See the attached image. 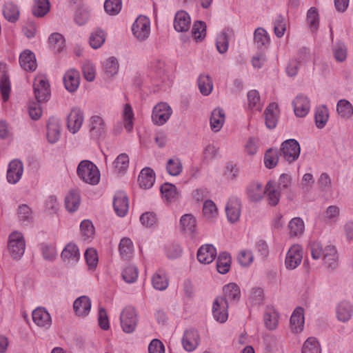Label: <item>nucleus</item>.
<instances>
[{
    "instance_id": "obj_1",
    "label": "nucleus",
    "mask_w": 353,
    "mask_h": 353,
    "mask_svg": "<svg viewBox=\"0 0 353 353\" xmlns=\"http://www.w3.org/2000/svg\"><path fill=\"white\" fill-rule=\"evenodd\" d=\"M310 250L313 259H322L327 268L334 270L338 265V254L334 246H323L319 242H312L310 245Z\"/></svg>"
},
{
    "instance_id": "obj_2",
    "label": "nucleus",
    "mask_w": 353,
    "mask_h": 353,
    "mask_svg": "<svg viewBox=\"0 0 353 353\" xmlns=\"http://www.w3.org/2000/svg\"><path fill=\"white\" fill-rule=\"evenodd\" d=\"M77 173L79 179L85 183L95 185L100 181V171L90 161H81L77 166Z\"/></svg>"
},
{
    "instance_id": "obj_3",
    "label": "nucleus",
    "mask_w": 353,
    "mask_h": 353,
    "mask_svg": "<svg viewBox=\"0 0 353 353\" xmlns=\"http://www.w3.org/2000/svg\"><path fill=\"white\" fill-rule=\"evenodd\" d=\"M138 321V315L133 307L127 306L122 310L120 315V323L124 332L132 333L137 326Z\"/></svg>"
},
{
    "instance_id": "obj_4",
    "label": "nucleus",
    "mask_w": 353,
    "mask_h": 353,
    "mask_svg": "<svg viewBox=\"0 0 353 353\" xmlns=\"http://www.w3.org/2000/svg\"><path fill=\"white\" fill-rule=\"evenodd\" d=\"M8 247L12 259L15 260L20 259L26 250V243L22 234L18 232L11 233L9 236Z\"/></svg>"
},
{
    "instance_id": "obj_5",
    "label": "nucleus",
    "mask_w": 353,
    "mask_h": 353,
    "mask_svg": "<svg viewBox=\"0 0 353 353\" xmlns=\"http://www.w3.org/2000/svg\"><path fill=\"white\" fill-rule=\"evenodd\" d=\"M133 35L139 41H144L150 34V21L145 16L140 15L132 26Z\"/></svg>"
},
{
    "instance_id": "obj_6",
    "label": "nucleus",
    "mask_w": 353,
    "mask_h": 353,
    "mask_svg": "<svg viewBox=\"0 0 353 353\" xmlns=\"http://www.w3.org/2000/svg\"><path fill=\"white\" fill-rule=\"evenodd\" d=\"M35 98L38 102L48 101L50 96L49 82L44 75H38L35 77L33 84Z\"/></svg>"
},
{
    "instance_id": "obj_7",
    "label": "nucleus",
    "mask_w": 353,
    "mask_h": 353,
    "mask_svg": "<svg viewBox=\"0 0 353 353\" xmlns=\"http://www.w3.org/2000/svg\"><path fill=\"white\" fill-rule=\"evenodd\" d=\"M172 114V110L167 103H159L152 110V122L157 125H163L170 119Z\"/></svg>"
},
{
    "instance_id": "obj_8",
    "label": "nucleus",
    "mask_w": 353,
    "mask_h": 353,
    "mask_svg": "<svg viewBox=\"0 0 353 353\" xmlns=\"http://www.w3.org/2000/svg\"><path fill=\"white\" fill-rule=\"evenodd\" d=\"M88 130L91 139L97 140L103 137L107 130L104 119L99 115L92 116L88 121Z\"/></svg>"
},
{
    "instance_id": "obj_9",
    "label": "nucleus",
    "mask_w": 353,
    "mask_h": 353,
    "mask_svg": "<svg viewBox=\"0 0 353 353\" xmlns=\"http://www.w3.org/2000/svg\"><path fill=\"white\" fill-rule=\"evenodd\" d=\"M281 150L283 158L289 163L296 161L299 158L301 152L299 142L294 139L283 141Z\"/></svg>"
},
{
    "instance_id": "obj_10",
    "label": "nucleus",
    "mask_w": 353,
    "mask_h": 353,
    "mask_svg": "<svg viewBox=\"0 0 353 353\" xmlns=\"http://www.w3.org/2000/svg\"><path fill=\"white\" fill-rule=\"evenodd\" d=\"M212 311L217 322L225 323L228 319V302L221 296L216 297L213 302Z\"/></svg>"
},
{
    "instance_id": "obj_11",
    "label": "nucleus",
    "mask_w": 353,
    "mask_h": 353,
    "mask_svg": "<svg viewBox=\"0 0 353 353\" xmlns=\"http://www.w3.org/2000/svg\"><path fill=\"white\" fill-rule=\"evenodd\" d=\"M303 250L301 245L294 244L288 250L285 259V266L288 270H294L301 263Z\"/></svg>"
},
{
    "instance_id": "obj_12",
    "label": "nucleus",
    "mask_w": 353,
    "mask_h": 353,
    "mask_svg": "<svg viewBox=\"0 0 353 353\" xmlns=\"http://www.w3.org/2000/svg\"><path fill=\"white\" fill-rule=\"evenodd\" d=\"M225 213L229 222L234 223L239 220L241 214V204L236 197H230L225 205Z\"/></svg>"
},
{
    "instance_id": "obj_13",
    "label": "nucleus",
    "mask_w": 353,
    "mask_h": 353,
    "mask_svg": "<svg viewBox=\"0 0 353 353\" xmlns=\"http://www.w3.org/2000/svg\"><path fill=\"white\" fill-rule=\"evenodd\" d=\"M304 325V310L301 307H297L293 311L290 319V330L294 334H299L303 330Z\"/></svg>"
},
{
    "instance_id": "obj_14",
    "label": "nucleus",
    "mask_w": 353,
    "mask_h": 353,
    "mask_svg": "<svg viewBox=\"0 0 353 353\" xmlns=\"http://www.w3.org/2000/svg\"><path fill=\"white\" fill-rule=\"evenodd\" d=\"M84 116L83 111L79 108L72 109L68 117L67 125L69 131L73 134L77 132L82 126Z\"/></svg>"
},
{
    "instance_id": "obj_15",
    "label": "nucleus",
    "mask_w": 353,
    "mask_h": 353,
    "mask_svg": "<svg viewBox=\"0 0 353 353\" xmlns=\"http://www.w3.org/2000/svg\"><path fill=\"white\" fill-rule=\"evenodd\" d=\"M292 106L296 117H304L310 112V101L307 96L301 94L292 101Z\"/></svg>"
},
{
    "instance_id": "obj_16",
    "label": "nucleus",
    "mask_w": 353,
    "mask_h": 353,
    "mask_svg": "<svg viewBox=\"0 0 353 353\" xmlns=\"http://www.w3.org/2000/svg\"><path fill=\"white\" fill-rule=\"evenodd\" d=\"M65 88L69 92H74L80 85V74L78 70L71 68L68 70L63 77Z\"/></svg>"
},
{
    "instance_id": "obj_17",
    "label": "nucleus",
    "mask_w": 353,
    "mask_h": 353,
    "mask_svg": "<svg viewBox=\"0 0 353 353\" xmlns=\"http://www.w3.org/2000/svg\"><path fill=\"white\" fill-rule=\"evenodd\" d=\"M113 206L117 214L121 217L125 216L129 209L128 198L123 191L117 192L113 200Z\"/></svg>"
},
{
    "instance_id": "obj_18",
    "label": "nucleus",
    "mask_w": 353,
    "mask_h": 353,
    "mask_svg": "<svg viewBox=\"0 0 353 353\" xmlns=\"http://www.w3.org/2000/svg\"><path fill=\"white\" fill-rule=\"evenodd\" d=\"M353 316V305L347 301L339 302L336 307V317L341 323H347Z\"/></svg>"
},
{
    "instance_id": "obj_19",
    "label": "nucleus",
    "mask_w": 353,
    "mask_h": 353,
    "mask_svg": "<svg viewBox=\"0 0 353 353\" xmlns=\"http://www.w3.org/2000/svg\"><path fill=\"white\" fill-rule=\"evenodd\" d=\"M33 322L39 327L48 329L52 324V319L48 312L43 307H37L33 310Z\"/></svg>"
},
{
    "instance_id": "obj_20",
    "label": "nucleus",
    "mask_w": 353,
    "mask_h": 353,
    "mask_svg": "<svg viewBox=\"0 0 353 353\" xmlns=\"http://www.w3.org/2000/svg\"><path fill=\"white\" fill-rule=\"evenodd\" d=\"M200 336L196 330H188L184 332L182 345L187 352L194 351L199 344Z\"/></svg>"
},
{
    "instance_id": "obj_21",
    "label": "nucleus",
    "mask_w": 353,
    "mask_h": 353,
    "mask_svg": "<svg viewBox=\"0 0 353 353\" xmlns=\"http://www.w3.org/2000/svg\"><path fill=\"white\" fill-rule=\"evenodd\" d=\"M23 172V163L18 160L12 161L7 171V179L10 183L15 184L21 178Z\"/></svg>"
},
{
    "instance_id": "obj_22",
    "label": "nucleus",
    "mask_w": 353,
    "mask_h": 353,
    "mask_svg": "<svg viewBox=\"0 0 353 353\" xmlns=\"http://www.w3.org/2000/svg\"><path fill=\"white\" fill-rule=\"evenodd\" d=\"M191 26V19L188 12L183 10L178 11L174 19V30L179 32H187Z\"/></svg>"
},
{
    "instance_id": "obj_23",
    "label": "nucleus",
    "mask_w": 353,
    "mask_h": 353,
    "mask_svg": "<svg viewBox=\"0 0 353 353\" xmlns=\"http://www.w3.org/2000/svg\"><path fill=\"white\" fill-rule=\"evenodd\" d=\"M216 256V250L211 244L202 245L197 252V259L199 262L205 264L212 263Z\"/></svg>"
},
{
    "instance_id": "obj_24",
    "label": "nucleus",
    "mask_w": 353,
    "mask_h": 353,
    "mask_svg": "<svg viewBox=\"0 0 353 353\" xmlns=\"http://www.w3.org/2000/svg\"><path fill=\"white\" fill-rule=\"evenodd\" d=\"M73 308L78 316H86L90 313L91 309L90 298L86 296H81L77 298L74 302Z\"/></svg>"
},
{
    "instance_id": "obj_25",
    "label": "nucleus",
    "mask_w": 353,
    "mask_h": 353,
    "mask_svg": "<svg viewBox=\"0 0 353 353\" xmlns=\"http://www.w3.org/2000/svg\"><path fill=\"white\" fill-rule=\"evenodd\" d=\"M225 120V112L220 108L214 109L210 118V128L212 131L217 132L222 128Z\"/></svg>"
},
{
    "instance_id": "obj_26",
    "label": "nucleus",
    "mask_w": 353,
    "mask_h": 353,
    "mask_svg": "<svg viewBox=\"0 0 353 353\" xmlns=\"http://www.w3.org/2000/svg\"><path fill=\"white\" fill-rule=\"evenodd\" d=\"M279 110L277 104L270 103L265 109V121L266 127L269 129H273L276 126L279 117Z\"/></svg>"
},
{
    "instance_id": "obj_27",
    "label": "nucleus",
    "mask_w": 353,
    "mask_h": 353,
    "mask_svg": "<svg viewBox=\"0 0 353 353\" xmlns=\"http://www.w3.org/2000/svg\"><path fill=\"white\" fill-rule=\"evenodd\" d=\"M163 198L169 203L175 202L180 198L181 193L177 188L169 183H163L161 187Z\"/></svg>"
},
{
    "instance_id": "obj_28",
    "label": "nucleus",
    "mask_w": 353,
    "mask_h": 353,
    "mask_svg": "<svg viewBox=\"0 0 353 353\" xmlns=\"http://www.w3.org/2000/svg\"><path fill=\"white\" fill-rule=\"evenodd\" d=\"M61 123L54 118L50 119L47 126V138L50 143H54L60 138Z\"/></svg>"
},
{
    "instance_id": "obj_29",
    "label": "nucleus",
    "mask_w": 353,
    "mask_h": 353,
    "mask_svg": "<svg viewBox=\"0 0 353 353\" xmlns=\"http://www.w3.org/2000/svg\"><path fill=\"white\" fill-rule=\"evenodd\" d=\"M6 64L0 63V92L4 101L8 100L10 92V82L6 74Z\"/></svg>"
},
{
    "instance_id": "obj_30",
    "label": "nucleus",
    "mask_w": 353,
    "mask_h": 353,
    "mask_svg": "<svg viewBox=\"0 0 353 353\" xmlns=\"http://www.w3.org/2000/svg\"><path fill=\"white\" fill-rule=\"evenodd\" d=\"M19 63L26 71H34L37 68L35 55L29 50H24L19 57Z\"/></svg>"
},
{
    "instance_id": "obj_31",
    "label": "nucleus",
    "mask_w": 353,
    "mask_h": 353,
    "mask_svg": "<svg viewBox=\"0 0 353 353\" xmlns=\"http://www.w3.org/2000/svg\"><path fill=\"white\" fill-rule=\"evenodd\" d=\"M61 256L65 262L74 263L79 261L80 253L78 247L74 243H69L63 250Z\"/></svg>"
},
{
    "instance_id": "obj_32",
    "label": "nucleus",
    "mask_w": 353,
    "mask_h": 353,
    "mask_svg": "<svg viewBox=\"0 0 353 353\" xmlns=\"http://www.w3.org/2000/svg\"><path fill=\"white\" fill-rule=\"evenodd\" d=\"M223 299L228 302L238 301L241 296V290L239 285L234 283H230L223 288Z\"/></svg>"
},
{
    "instance_id": "obj_33",
    "label": "nucleus",
    "mask_w": 353,
    "mask_h": 353,
    "mask_svg": "<svg viewBox=\"0 0 353 353\" xmlns=\"http://www.w3.org/2000/svg\"><path fill=\"white\" fill-rule=\"evenodd\" d=\"M138 180L141 188L149 189L152 188L155 181L154 171L150 168H143L139 174Z\"/></svg>"
},
{
    "instance_id": "obj_34",
    "label": "nucleus",
    "mask_w": 353,
    "mask_h": 353,
    "mask_svg": "<svg viewBox=\"0 0 353 353\" xmlns=\"http://www.w3.org/2000/svg\"><path fill=\"white\" fill-rule=\"evenodd\" d=\"M81 203L79 191L72 190L65 198V205L68 211L73 212L77 210Z\"/></svg>"
},
{
    "instance_id": "obj_35",
    "label": "nucleus",
    "mask_w": 353,
    "mask_h": 353,
    "mask_svg": "<svg viewBox=\"0 0 353 353\" xmlns=\"http://www.w3.org/2000/svg\"><path fill=\"white\" fill-rule=\"evenodd\" d=\"M152 284L157 290H165L169 285V279L167 274L163 270H158L152 277Z\"/></svg>"
},
{
    "instance_id": "obj_36",
    "label": "nucleus",
    "mask_w": 353,
    "mask_h": 353,
    "mask_svg": "<svg viewBox=\"0 0 353 353\" xmlns=\"http://www.w3.org/2000/svg\"><path fill=\"white\" fill-rule=\"evenodd\" d=\"M119 69V63L117 59L114 57H110L105 59L103 63V71L108 78H112L115 76Z\"/></svg>"
},
{
    "instance_id": "obj_37",
    "label": "nucleus",
    "mask_w": 353,
    "mask_h": 353,
    "mask_svg": "<svg viewBox=\"0 0 353 353\" xmlns=\"http://www.w3.org/2000/svg\"><path fill=\"white\" fill-rule=\"evenodd\" d=\"M19 10L17 5L12 1L5 3L3 8L4 17L10 22L14 23L19 19Z\"/></svg>"
},
{
    "instance_id": "obj_38",
    "label": "nucleus",
    "mask_w": 353,
    "mask_h": 353,
    "mask_svg": "<svg viewBox=\"0 0 353 353\" xmlns=\"http://www.w3.org/2000/svg\"><path fill=\"white\" fill-rule=\"evenodd\" d=\"M289 235L292 237L301 236L305 230V224L300 217H294L288 224Z\"/></svg>"
},
{
    "instance_id": "obj_39",
    "label": "nucleus",
    "mask_w": 353,
    "mask_h": 353,
    "mask_svg": "<svg viewBox=\"0 0 353 353\" xmlns=\"http://www.w3.org/2000/svg\"><path fill=\"white\" fill-rule=\"evenodd\" d=\"M180 225L185 232L192 234L196 230V219L191 214H185L181 217Z\"/></svg>"
},
{
    "instance_id": "obj_40",
    "label": "nucleus",
    "mask_w": 353,
    "mask_h": 353,
    "mask_svg": "<svg viewBox=\"0 0 353 353\" xmlns=\"http://www.w3.org/2000/svg\"><path fill=\"white\" fill-rule=\"evenodd\" d=\"M197 83L199 91L203 95L208 96L212 92L213 82L209 75L204 74L199 75Z\"/></svg>"
},
{
    "instance_id": "obj_41",
    "label": "nucleus",
    "mask_w": 353,
    "mask_h": 353,
    "mask_svg": "<svg viewBox=\"0 0 353 353\" xmlns=\"http://www.w3.org/2000/svg\"><path fill=\"white\" fill-rule=\"evenodd\" d=\"M265 192V188H263V185L258 182L251 183L248 188L249 198L256 202L261 201L263 198Z\"/></svg>"
},
{
    "instance_id": "obj_42",
    "label": "nucleus",
    "mask_w": 353,
    "mask_h": 353,
    "mask_svg": "<svg viewBox=\"0 0 353 353\" xmlns=\"http://www.w3.org/2000/svg\"><path fill=\"white\" fill-rule=\"evenodd\" d=\"M202 212L204 217L210 221L215 220L219 214L217 207L212 200H206L204 202Z\"/></svg>"
},
{
    "instance_id": "obj_43",
    "label": "nucleus",
    "mask_w": 353,
    "mask_h": 353,
    "mask_svg": "<svg viewBox=\"0 0 353 353\" xmlns=\"http://www.w3.org/2000/svg\"><path fill=\"white\" fill-rule=\"evenodd\" d=\"M328 119L329 111L327 108L324 105L317 107L315 112V123L316 127L319 129L323 128Z\"/></svg>"
},
{
    "instance_id": "obj_44",
    "label": "nucleus",
    "mask_w": 353,
    "mask_h": 353,
    "mask_svg": "<svg viewBox=\"0 0 353 353\" xmlns=\"http://www.w3.org/2000/svg\"><path fill=\"white\" fill-rule=\"evenodd\" d=\"M254 41L258 48H266L270 42L268 32L262 28H256L254 32Z\"/></svg>"
},
{
    "instance_id": "obj_45",
    "label": "nucleus",
    "mask_w": 353,
    "mask_h": 353,
    "mask_svg": "<svg viewBox=\"0 0 353 353\" xmlns=\"http://www.w3.org/2000/svg\"><path fill=\"white\" fill-rule=\"evenodd\" d=\"M268 203L272 206L278 204L280 200V192L276 188L274 184L272 181H269L265 185V192Z\"/></svg>"
},
{
    "instance_id": "obj_46",
    "label": "nucleus",
    "mask_w": 353,
    "mask_h": 353,
    "mask_svg": "<svg viewBox=\"0 0 353 353\" xmlns=\"http://www.w3.org/2000/svg\"><path fill=\"white\" fill-rule=\"evenodd\" d=\"M336 111L341 117L349 119L353 115V106L347 100L341 99L337 103Z\"/></svg>"
},
{
    "instance_id": "obj_47",
    "label": "nucleus",
    "mask_w": 353,
    "mask_h": 353,
    "mask_svg": "<svg viewBox=\"0 0 353 353\" xmlns=\"http://www.w3.org/2000/svg\"><path fill=\"white\" fill-rule=\"evenodd\" d=\"M279 313L274 309L268 310L264 314L265 327L270 330H275L279 324Z\"/></svg>"
},
{
    "instance_id": "obj_48",
    "label": "nucleus",
    "mask_w": 353,
    "mask_h": 353,
    "mask_svg": "<svg viewBox=\"0 0 353 353\" xmlns=\"http://www.w3.org/2000/svg\"><path fill=\"white\" fill-rule=\"evenodd\" d=\"M119 250L123 259H129L134 251V245L131 239L127 237L123 238L120 241Z\"/></svg>"
},
{
    "instance_id": "obj_49",
    "label": "nucleus",
    "mask_w": 353,
    "mask_h": 353,
    "mask_svg": "<svg viewBox=\"0 0 353 353\" xmlns=\"http://www.w3.org/2000/svg\"><path fill=\"white\" fill-rule=\"evenodd\" d=\"M49 45L54 52H60L65 48V39L62 34L54 32L52 33L49 39Z\"/></svg>"
},
{
    "instance_id": "obj_50",
    "label": "nucleus",
    "mask_w": 353,
    "mask_h": 353,
    "mask_svg": "<svg viewBox=\"0 0 353 353\" xmlns=\"http://www.w3.org/2000/svg\"><path fill=\"white\" fill-rule=\"evenodd\" d=\"M230 265L231 257L228 253L223 252L219 255L216 261V269L219 273H227L230 269Z\"/></svg>"
},
{
    "instance_id": "obj_51",
    "label": "nucleus",
    "mask_w": 353,
    "mask_h": 353,
    "mask_svg": "<svg viewBox=\"0 0 353 353\" xmlns=\"http://www.w3.org/2000/svg\"><path fill=\"white\" fill-rule=\"evenodd\" d=\"M301 353H321V345L315 337H309L303 343Z\"/></svg>"
},
{
    "instance_id": "obj_52",
    "label": "nucleus",
    "mask_w": 353,
    "mask_h": 353,
    "mask_svg": "<svg viewBox=\"0 0 353 353\" xmlns=\"http://www.w3.org/2000/svg\"><path fill=\"white\" fill-rule=\"evenodd\" d=\"M248 107L252 110L261 111L263 104L261 102L259 93L256 90H252L248 93Z\"/></svg>"
},
{
    "instance_id": "obj_53",
    "label": "nucleus",
    "mask_w": 353,
    "mask_h": 353,
    "mask_svg": "<svg viewBox=\"0 0 353 353\" xmlns=\"http://www.w3.org/2000/svg\"><path fill=\"white\" fill-rule=\"evenodd\" d=\"M50 10V2L48 0H34L32 8L33 14L37 17H42Z\"/></svg>"
},
{
    "instance_id": "obj_54",
    "label": "nucleus",
    "mask_w": 353,
    "mask_h": 353,
    "mask_svg": "<svg viewBox=\"0 0 353 353\" xmlns=\"http://www.w3.org/2000/svg\"><path fill=\"white\" fill-rule=\"evenodd\" d=\"M183 166L179 159L174 157L168 160L166 170L170 175L178 176L181 174Z\"/></svg>"
},
{
    "instance_id": "obj_55",
    "label": "nucleus",
    "mask_w": 353,
    "mask_h": 353,
    "mask_svg": "<svg viewBox=\"0 0 353 353\" xmlns=\"http://www.w3.org/2000/svg\"><path fill=\"white\" fill-rule=\"evenodd\" d=\"M192 34L194 39L196 41H202L206 35V25L204 22L199 21L193 24Z\"/></svg>"
},
{
    "instance_id": "obj_56",
    "label": "nucleus",
    "mask_w": 353,
    "mask_h": 353,
    "mask_svg": "<svg viewBox=\"0 0 353 353\" xmlns=\"http://www.w3.org/2000/svg\"><path fill=\"white\" fill-rule=\"evenodd\" d=\"M122 8V0H105L104 10L107 14L111 16L118 14Z\"/></svg>"
},
{
    "instance_id": "obj_57",
    "label": "nucleus",
    "mask_w": 353,
    "mask_h": 353,
    "mask_svg": "<svg viewBox=\"0 0 353 353\" xmlns=\"http://www.w3.org/2000/svg\"><path fill=\"white\" fill-rule=\"evenodd\" d=\"M230 30H225L221 32L216 37V49L221 54H224L228 49V33Z\"/></svg>"
},
{
    "instance_id": "obj_58",
    "label": "nucleus",
    "mask_w": 353,
    "mask_h": 353,
    "mask_svg": "<svg viewBox=\"0 0 353 353\" xmlns=\"http://www.w3.org/2000/svg\"><path fill=\"white\" fill-rule=\"evenodd\" d=\"M114 171L117 173L125 172L129 166V157L125 154H119L113 162Z\"/></svg>"
},
{
    "instance_id": "obj_59",
    "label": "nucleus",
    "mask_w": 353,
    "mask_h": 353,
    "mask_svg": "<svg viewBox=\"0 0 353 353\" xmlns=\"http://www.w3.org/2000/svg\"><path fill=\"white\" fill-rule=\"evenodd\" d=\"M105 41V34L101 30H97L90 37V46L94 49L99 48Z\"/></svg>"
},
{
    "instance_id": "obj_60",
    "label": "nucleus",
    "mask_w": 353,
    "mask_h": 353,
    "mask_svg": "<svg viewBox=\"0 0 353 353\" xmlns=\"http://www.w3.org/2000/svg\"><path fill=\"white\" fill-rule=\"evenodd\" d=\"M279 161L278 151L276 149L268 150L264 157V163L266 168L271 169L274 168Z\"/></svg>"
},
{
    "instance_id": "obj_61",
    "label": "nucleus",
    "mask_w": 353,
    "mask_h": 353,
    "mask_svg": "<svg viewBox=\"0 0 353 353\" xmlns=\"http://www.w3.org/2000/svg\"><path fill=\"white\" fill-rule=\"evenodd\" d=\"M123 118L125 129L130 132L133 128L134 113L132 107L129 104L124 105Z\"/></svg>"
},
{
    "instance_id": "obj_62",
    "label": "nucleus",
    "mask_w": 353,
    "mask_h": 353,
    "mask_svg": "<svg viewBox=\"0 0 353 353\" xmlns=\"http://www.w3.org/2000/svg\"><path fill=\"white\" fill-rule=\"evenodd\" d=\"M122 277L123 280L128 283H134L138 278V270L134 265L126 266L122 272Z\"/></svg>"
},
{
    "instance_id": "obj_63",
    "label": "nucleus",
    "mask_w": 353,
    "mask_h": 353,
    "mask_svg": "<svg viewBox=\"0 0 353 353\" xmlns=\"http://www.w3.org/2000/svg\"><path fill=\"white\" fill-rule=\"evenodd\" d=\"M82 72L85 80L90 82L94 80L96 77V69L92 63L89 61L85 62L82 66Z\"/></svg>"
},
{
    "instance_id": "obj_64",
    "label": "nucleus",
    "mask_w": 353,
    "mask_h": 353,
    "mask_svg": "<svg viewBox=\"0 0 353 353\" xmlns=\"http://www.w3.org/2000/svg\"><path fill=\"white\" fill-rule=\"evenodd\" d=\"M81 233L82 236L88 239L92 238L94 234V228L92 223L89 220H84L80 225Z\"/></svg>"
}]
</instances>
